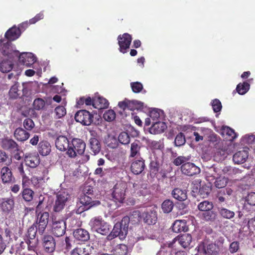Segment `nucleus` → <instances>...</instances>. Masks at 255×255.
<instances>
[{
	"instance_id": "23",
	"label": "nucleus",
	"mask_w": 255,
	"mask_h": 255,
	"mask_svg": "<svg viewBox=\"0 0 255 255\" xmlns=\"http://www.w3.org/2000/svg\"><path fill=\"white\" fill-rule=\"evenodd\" d=\"M141 143L138 140L131 143L129 150V158H136L140 157Z\"/></svg>"
},
{
	"instance_id": "54",
	"label": "nucleus",
	"mask_w": 255,
	"mask_h": 255,
	"mask_svg": "<svg viewBox=\"0 0 255 255\" xmlns=\"http://www.w3.org/2000/svg\"><path fill=\"white\" fill-rule=\"evenodd\" d=\"M245 203L250 206H255V192H252L248 194L245 197Z\"/></svg>"
},
{
	"instance_id": "1",
	"label": "nucleus",
	"mask_w": 255,
	"mask_h": 255,
	"mask_svg": "<svg viewBox=\"0 0 255 255\" xmlns=\"http://www.w3.org/2000/svg\"><path fill=\"white\" fill-rule=\"evenodd\" d=\"M129 223V218L127 216L124 217L121 222L115 224L112 231L107 236V239L112 240L118 237L121 240L125 239L128 234Z\"/></svg>"
},
{
	"instance_id": "40",
	"label": "nucleus",
	"mask_w": 255,
	"mask_h": 255,
	"mask_svg": "<svg viewBox=\"0 0 255 255\" xmlns=\"http://www.w3.org/2000/svg\"><path fill=\"white\" fill-rule=\"evenodd\" d=\"M173 207V202L170 199H166L164 200L161 204V209L164 213H169L171 212Z\"/></svg>"
},
{
	"instance_id": "47",
	"label": "nucleus",
	"mask_w": 255,
	"mask_h": 255,
	"mask_svg": "<svg viewBox=\"0 0 255 255\" xmlns=\"http://www.w3.org/2000/svg\"><path fill=\"white\" fill-rule=\"evenodd\" d=\"M191 156H179L175 158L173 161V164L176 166L182 165L190 160Z\"/></svg>"
},
{
	"instance_id": "27",
	"label": "nucleus",
	"mask_w": 255,
	"mask_h": 255,
	"mask_svg": "<svg viewBox=\"0 0 255 255\" xmlns=\"http://www.w3.org/2000/svg\"><path fill=\"white\" fill-rule=\"evenodd\" d=\"M142 217L144 222L148 225L155 224L157 219L156 212L151 210L144 212Z\"/></svg>"
},
{
	"instance_id": "59",
	"label": "nucleus",
	"mask_w": 255,
	"mask_h": 255,
	"mask_svg": "<svg viewBox=\"0 0 255 255\" xmlns=\"http://www.w3.org/2000/svg\"><path fill=\"white\" fill-rule=\"evenodd\" d=\"M211 103L213 110L215 113H218L221 110L222 106L219 100L215 99L212 101Z\"/></svg>"
},
{
	"instance_id": "13",
	"label": "nucleus",
	"mask_w": 255,
	"mask_h": 255,
	"mask_svg": "<svg viewBox=\"0 0 255 255\" xmlns=\"http://www.w3.org/2000/svg\"><path fill=\"white\" fill-rule=\"evenodd\" d=\"M18 58L19 63L27 67H30L36 61V57L30 52H23L18 56H15Z\"/></svg>"
},
{
	"instance_id": "33",
	"label": "nucleus",
	"mask_w": 255,
	"mask_h": 255,
	"mask_svg": "<svg viewBox=\"0 0 255 255\" xmlns=\"http://www.w3.org/2000/svg\"><path fill=\"white\" fill-rule=\"evenodd\" d=\"M90 149L94 155L98 154L101 150V145L99 140L95 137H91L89 139Z\"/></svg>"
},
{
	"instance_id": "14",
	"label": "nucleus",
	"mask_w": 255,
	"mask_h": 255,
	"mask_svg": "<svg viewBox=\"0 0 255 255\" xmlns=\"http://www.w3.org/2000/svg\"><path fill=\"white\" fill-rule=\"evenodd\" d=\"M178 241V243L184 248H187L192 242V236L189 234L181 235L175 238L171 242L168 244L169 248H173V244Z\"/></svg>"
},
{
	"instance_id": "28",
	"label": "nucleus",
	"mask_w": 255,
	"mask_h": 255,
	"mask_svg": "<svg viewBox=\"0 0 255 255\" xmlns=\"http://www.w3.org/2000/svg\"><path fill=\"white\" fill-rule=\"evenodd\" d=\"M51 146L50 143L46 140L41 141L37 147L38 153L42 156L48 155L51 150Z\"/></svg>"
},
{
	"instance_id": "63",
	"label": "nucleus",
	"mask_w": 255,
	"mask_h": 255,
	"mask_svg": "<svg viewBox=\"0 0 255 255\" xmlns=\"http://www.w3.org/2000/svg\"><path fill=\"white\" fill-rule=\"evenodd\" d=\"M240 248V244L239 242L234 241L232 242L229 247V251L231 253H236Z\"/></svg>"
},
{
	"instance_id": "21",
	"label": "nucleus",
	"mask_w": 255,
	"mask_h": 255,
	"mask_svg": "<svg viewBox=\"0 0 255 255\" xmlns=\"http://www.w3.org/2000/svg\"><path fill=\"white\" fill-rule=\"evenodd\" d=\"M20 35L21 31L19 28L14 25L7 30L4 34V37L8 41H11L17 39Z\"/></svg>"
},
{
	"instance_id": "42",
	"label": "nucleus",
	"mask_w": 255,
	"mask_h": 255,
	"mask_svg": "<svg viewBox=\"0 0 255 255\" xmlns=\"http://www.w3.org/2000/svg\"><path fill=\"white\" fill-rule=\"evenodd\" d=\"M198 208L200 211L205 212L212 210L213 208V205L211 202L204 201L199 204Z\"/></svg>"
},
{
	"instance_id": "32",
	"label": "nucleus",
	"mask_w": 255,
	"mask_h": 255,
	"mask_svg": "<svg viewBox=\"0 0 255 255\" xmlns=\"http://www.w3.org/2000/svg\"><path fill=\"white\" fill-rule=\"evenodd\" d=\"M20 195L25 202H30L33 200L34 192L29 188H22Z\"/></svg>"
},
{
	"instance_id": "10",
	"label": "nucleus",
	"mask_w": 255,
	"mask_h": 255,
	"mask_svg": "<svg viewBox=\"0 0 255 255\" xmlns=\"http://www.w3.org/2000/svg\"><path fill=\"white\" fill-rule=\"evenodd\" d=\"M11 43L9 41H6L4 39L0 40V53L4 56H7L11 58L14 56H18V51H13L10 48Z\"/></svg>"
},
{
	"instance_id": "8",
	"label": "nucleus",
	"mask_w": 255,
	"mask_h": 255,
	"mask_svg": "<svg viewBox=\"0 0 255 255\" xmlns=\"http://www.w3.org/2000/svg\"><path fill=\"white\" fill-rule=\"evenodd\" d=\"M66 225L65 221L63 220H56V219H52V233L57 237L62 236L65 233Z\"/></svg>"
},
{
	"instance_id": "56",
	"label": "nucleus",
	"mask_w": 255,
	"mask_h": 255,
	"mask_svg": "<svg viewBox=\"0 0 255 255\" xmlns=\"http://www.w3.org/2000/svg\"><path fill=\"white\" fill-rule=\"evenodd\" d=\"M23 127L27 130H32L35 127V124L33 120L29 118L25 119L23 123Z\"/></svg>"
},
{
	"instance_id": "31",
	"label": "nucleus",
	"mask_w": 255,
	"mask_h": 255,
	"mask_svg": "<svg viewBox=\"0 0 255 255\" xmlns=\"http://www.w3.org/2000/svg\"><path fill=\"white\" fill-rule=\"evenodd\" d=\"M172 195L174 198L180 201H185L187 198L186 190L179 188H174L172 190Z\"/></svg>"
},
{
	"instance_id": "22",
	"label": "nucleus",
	"mask_w": 255,
	"mask_h": 255,
	"mask_svg": "<svg viewBox=\"0 0 255 255\" xmlns=\"http://www.w3.org/2000/svg\"><path fill=\"white\" fill-rule=\"evenodd\" d=\"M166 128L167 126L164 122H153L152 126L149 128V132L152 134H159L163 132Z\"/></svg>"
},
{
	"instance_id": "19",
	"label": "nucleus",
	"mask_w": 255,
	"mask_h": 255,
	"mask_svg": "<svg viewBox=\"0 0 255 255\" xmlns=\"http://www.w3.org/2000/svg\"><path fill=\"white\" fill-rule=\"evenodd\" d=\"M249 157L247 150H240L236 152L233 156V161L235 164H240L245 163Z\"/></svg>"
},
{
	"instance_id": "2",
	"label": "nucleus",
	"mask_w": 255,
	"mask_h": 255,
	"mask_svg": "<svg viewBox=\"0 0 255 255\" xmlns=\"http://www.w3.org/2000/svg\"><path fill=\"white\" fill-rule=\"evenodd\" d=\"M127 185L126 182L120 181L117 182L112 189V200L116 204L124 202L126 198V192Z\"/></svg>"
},
{
	"instance_id": "34",
	"label": "nucleus",
	"mask_w": 255,
	"mask_h": 255,
	"mask_svg": "<svg viewBox=\"0 0 255 255\" xmlns=\"http://www.w3.org/2000/svg\"><path fill=\"white\" fill-rule=\"evenodd\" d=\"M160 168V163L159 160L155 159L150 161L149 164V172L151 177H154L158 173Z\"/></svg>"
},
{
	"instance_id": "37",
	"label": "nucleus",
	"mask_w": 255,
	"mask_h": 255,
	"mask_svg": "<svg viewBox=\"0 0 255 255\" xmlns=\"http://www.w3.org/2000/svg\"><path fill=\"white\" fill-rule=\"evenodd\" d=\"M250 88V84L248 82H244L243 83H240L237 85L236 91H233V94H236V92L238 93L240 95H244L247 93Z\"/></svg>"
},
{
	"instance_id": "39",
	"label": "nucleus",
	"mask_w": 255,
	"mask_h": 255,
	"mask_svg": "<svg viewBox=\"0 0 255 255\" xmlns=\"http://www.w3.org/2000/svg\"><path fill=\"white\" fill-rule=\"evenodd\" d=\"M202 217L204 220L206 222H214L217 218V214L216 212L212 211V210L203 212L202 214Z\"/></svg>"
},
{
	"instance_id": "18",
	"label": "nucleus",
	"mask_w": 255,
	"mask_h": 255,
	"mask_svg": "<svg viewBox=\"0 0 255 255\" xmlns=\"http://www.w3.org/2000/svg\"><path fill=\"white\" fill-rule=\"evenodd\" d=\"M55 146L61 151H67L70 147V142L68 138L65 135H59L55 141Z\"/></svg>"
},
{
	"instance_id": "45",
	"label": "nucleus",
	"mask_w": 255,
	"mask_h": 255,
	"mask_svg": "<svg viewBox=\"0 0 255 255\" xmlns=\"http://www.w3.org/2000/svg\"><path fill=\"white\" fill-rule=\"evenodd\" d=\"M172 170V168L170 165L165 164L161 165V167L160 168L158 173H160L162 178H165L167 177V174L170 173Z\"/></svg>"
},
{
	"instance_id": "50",
	"label": "nucleus",
	"mask_w": 255,
	"mask_h": 255,
	"mask_svg": "<svg viewBox=\"0 0 255 255\" xmlns=\"http://www.w3.org/2000/svg\"><path fill=\"white\" fill-rule=\"evenodd\" d=\"M119 141L123 144H128L130 142V137L126 132H122L118 136Z\"/></svg>"
},
{
	"instance_id": "26",
	"label": "nucleus",
	"mask_w": 255,
	"mask_h": 255,
	"mask_svg": "<svg viewBox=\"0 0 255 255\" xmlns=\"http://www.w3.org/2000/svg\"><path fill=\"white\" fill-rule=\"evenodd\" d=\"M75 239L79 241L86 242L90 239L89 232L84 229H78L73 232Z\"/></svg>"
},
{
	"instance_id": "35",
	"label": "nucleus",
	"mask_w": 255,
	"mask_h": 255,
	"mask_svg": "<svg viewBox=\"0 0 255 255\" xmlns=\"http://www.w3.org/2000/svg\"><path fill=\"white\" fill-rule=\"evenodd\" d=\"M172 229L175 233L186 232L187 230L186 222L182 220H176L173 223Z\"/></svg>"
},
{
	"instance_id": "43",
	"label": "nucleus",
	"mask_w": 255,
	"mask_h": 255,
	"mask_svg": "<svg viewBox=\"0 0 255 255\" xmlns=\"http://www.w3.org/2000/svg\"><path fill=\"white\" fill-rule=\"evenodd\" d=\"M46 105L45 101L41 98L35 99L33 103L34 110L39 111L43 110Z\"/></svg>"
},
{
	"instance_id": "41",
	"label": "nucleus",
	"mask_w": 255,
	"mask_h": 255,
	"mask_svg": "<svg viewBox=\"0 0 255 255\" xmlns=\"http://www.w3.org/2000/svg\"><path fill=\"white\" fill-rule=\"evenodd\" d=\"M220 215L225 219H230L235 216L234 212L225 208H220L218 209Z\"/></svg>"
},
{
	"instance_id": "64",
	"label": "nucleus",
	"mask_w": 255,
	"mask_h": 255,
	"mask_svg": "<svg viewBox=\"0 0 255 255\" xmlns=\"http://www.w3.org/2000/svg\"><path fill=\"white\" fill-rule=\"evenodd\" d=\"M197 253L204 255L206 254V244L204 242H201L196 248Z\"/></svg>"
},
{
	"instance_id": "62",
	"label": "nucleus",
	"mask_w": 255,
	"mask_h": 255,
	"mask_svg": "<svg viewBox=\"0 0 255 255\" xmlns=\"http://www.w3.org/2000/svg\"><path fill=\"white\" fill-rule=\"evenodd\" d=\"M161 111L157 109H154L150 112L149 116L153 121H155L160 117V113Z\"/></svg>"
},
{
	"instance_id": "49",
	"label": "nucleus",
	"mask_w": 255,
	"mask_h": 255,
	"mask_svg": "<svg viewBox=\"0 0 255 255\" xmlns=\"http://www.w3.org/2000/svg\"><path fill=\"white\" fill-rule=\"evenodd\" d=\"M20 95L19 90L18 89L17 84L13 85L9 90V95L11 99H17Z\"/></svg>"
},
{
	"instance_id": "25",
	"label": "nucleus",
	"mask_w": 255,
	"mask_h": 255,
	"mask_svg": "<svg viewBox=\"0 0 255 255\" xmlns=\"http://www.w3.org/2000/svg\"><path fill=\"white\" fill-rule=\"evenodd\" d=\"M213 170L215 172V174H212V176L214 177H216V176H220L222 174L231 175L233 171V169L231 166H217L213 167L210 169V170Z\"/></svg>"
},
{
	"instance_id": "3",
	"label": "nucleus",
	"mask_w": 255,
	"mask_h": 255,
	"mask_svg": "<svg viewBox=\"0 0 255 255\" xmlns=\"http://www.w3.org/2000/svg\"><path fill=\"white\" fill-rule=\"evenodd\" d=\"M86 148V143L81 139L74 138L70 142L66 154L70 158H75L78 154L82 155Z\"/></svg>"
},
{
	"instance_id": "6",
	"label": "nucleus",
	"mask_w": 255,
	"mask_h": 255,
	"mask_svg": "<svg viewBox=\"0 0 255 255\" xmlns=\"http://www.w3.org/2000/svg\"><path fill=\"white\" fill-rule=\"evenodd\" d=\"M70 197L69 194L65 191H59L56 195V199L53 206L54 212H60L64 208Z\"/></svg>"
},
{
	"instance_id": "57",
	"label": "nucleus",
	"mask_w": 255,
	"mask_h": 255,
	"mask_svg": "<svg viewBox=\"0 0 255 255\" xmlns=\"http://www.w3.org/2000/svg\"><path fill=\"white\" fill-rule=\"evenodd\" d=\"M49 213L47 212H44L41 214L40 217L37 218L36 221L39 223L47 225L49 220Z\"/></svg>"
},
{
	"instance_id": "53",
	"label": "nucleus",
	"mask_w": 255,
	"mask_h": 255,
	"mask_svg": "<svg viewBox=\"0 0 255 255\" xmlns=\"http://www.w3.org/2000/svg\"><path fill=\"white\" fill-rule=\"evenodd\" d=\"M103 118L108 122L114 121L116 118V113L113 110H109L105 112Z\"/></svg>"
},
{
	"instance_id": "60",
	"label": "nucleus",
	"mask_w": 255,
	"mask_h": 255,
	"mask_svg": "<svg viewBox=\"0 0 255 255\" xmlns=\"http://www.w3.org/2000/svg\"><path fill=\"white\" fill-rule=\"evenodd\" d=\"M85 103L87 106L92 105L93 106L94 105V97L91 98L90 97H82L78 101V104H83Z\"/></svg>"
},
{
	"instance_id": "52",
	"label": "nucleus",
	"mask_w": 255,
	"mask_h": 255,
	"mask_svg": "<svg viewBox=\"0 0 255 255\" xmlns=\"http://www.w3.org/2000/svg\"><path fill=\"white\" fill-rule=\"evenodd\" d=\"M186 142L185 136L182 132L179 133L175 137L174 144L176 146H180Z\"/></svg>"
},
{
	"instance_id": "36",
	"label": "nucleus",
	"mask_w": 255,
	"mask_h": 255,
	"mask_svg": "<svg viewBox=\"0 0 255 255\" xmlns=\"http://www.w3.org/2000/svg\"><path fill=\"white\" fill-rule=\"evenodd\" d=\"M111 253L113 255H127L128 253V248L125 244H119L112 249Z\"/></svg>"
},
{
	"instance_id": "38",
	"label": "nucleus",
	"mask_w": 255,
	"mask_h": 255,
	"mask_svg": "<svg viewBox=\"0 0 255 255\" xmlns=\"http://www.w3.org/2000/svg\"><path fill=\"white\" fill-rule=\"evenodd\" d=\"M13 64L10 60H3L0 63V71L2 73H7L11 70Z\"/></svg>"
},
{
	"instance_id": "30",
	"label": "nucleus",
	"mask_w": 255,
	"mask_h": 255,
	"mask_svg": "<svg viewBox=\"0 0 255 255\" xmlns=\"http://www.w3.org/2000/svg\"><path fill=\"white\" fill-rule=\"evenodd\" d=\"M14 137L19 141H25L30 136V134L22 128H16L14 131Z\"/></svg>"
},
{
	"instance_id": "55",
	"label": "nucleus",
	"mask_w": 255,
	"mask_h": 255,
	"mask_svg": "<svg viewBox=\"0 0 255 255\" xmlns=\"http://www.w3.org/2000/svg\"><path fill=\"white\" fill-rule=\"evenodd\" d=\"M217 248L214 244H206V254L216 255L217 254Z\"/></svg>"
},
{
	"instance_id": "20",
	"label": "nucleus",
	"mask_w": 255,
	"mask_h": 255,
	"mask_svg": "<svg viewBox=\"0 0 255 255\" xmlns=\"http://www.w3.org/2000/svg\"><path fill=\"white\" fill-rule=\"evenodd\" d=\"M14 206V201L12 198H2L0 203L1 211L5 214H9Z\"/></svg>"
},
{
	"instance_id": "15",
	"label": "nucleus",
	"mask_w": 255,
	"mask_h": 255,
	"mask_svg": "<svg viewBox=\"0 0 255 255\" xmlns=\"http://www.w3.org/2000/svg\"><path fill=\"white\" fill-rule=\"evenodd\" d=\"M145 167V160L141 157L138 159L133 160L130 165L131 172L135 175L141 174Z\"/></svg>"
},
{
	"instance_id": "29",
	"label": "nucleus",
	"mask_w": 255,
	"mask_h": 255,
	"mask_svg": "<svg viewBox=\"0 0 255 255\" xmlns=\"http://www.w3.org/2000/svg\"><path fill=\"white\" fill-rule=\"evenodd\" d=\"M109 106L108 101L105 98L101 96L94 97L93 107L99 110L107 109Z\"/></svg>"
},
{
	"instance_id": "44",
	"label": "nucleus",
	"mask_w": 255,
	"mask_h": 255,
	"mask_svg": "<svg viewBox=\"0 0 255 255\" xmlns=\"http://www.w3.org/2000/svg\"><path fill=\"white\" fill-rule=\"evenodd\" d=\"M128 109L130 111H133L135 109H138L143 107V103L137 101H129L127 99Z\"/></svg>"
},
{
	"instance_id": "4",
	"label": "nucleus",
	"mask_w": 255,
	"mask_h": 255,
	"mask_svg": "<svg viewBox=\"0 0 255 255\" xmlns=\"http://www.w3.org/2000/svg\"><path fill=\"white\" fill-rule=\"evenodd\" d=\"M89 225L92 231L102 235H107L110 232V226L100 217L92 218L90 221Z\"/></svg>"
},
{
	"instance_id": "9",
	"label": "nucleus",
	"mask_w": 255,
	"mask_h": 255,
	"mask_svg": "<svg viewBox=\"0 0 255 255\" xmlns=\"http://www.w3.org/2000/svg\"><path fill=\"white\" fill-rule=\"evenodd\" d=\"M118 40L120 51L123 53H126L132 41L131 35L128 33L120 34L118 37Z\"/></svg>"
},
{
	"instance_id": "61",
	"label": "nucleus",
	"mask_w": 255,
	"mask_h": 255,
	"mask_svg": "<svg viewBox=\"0 0 255 255\" xmlns=\"http://www.w3.org/2000/svg\"><path fill=\"white\" fill-rule=\"evenodd\" d=\"M26 243L28 246V251L35 252L37 248V240H27Z\"/></svg>"
},
{
	"instance_id": "48",
	"label": "nucleus",
	"mask_w": 255,
	"mask_h": 255,
	"mask_svg": "<svg viewBox=\"0 0 255 255\" xmlns=\"http://www.w3.org/2000/svg\"><path fill=\"white\" fill-rule=\"evenodd\" d=\"M216 176V179L214 182L215 186L218 188H224L228 183V178L223 177L222 178H217Z\"/></svg>"
},
{
	"instance_id": "17",
	"label": "nucleus",
	"mask_w": 255,
	"mask_h": 255,
	"mask_svg": "<svg viewBox=\"0 0 255 255\" xmlns=\"http://www.w3.org/2000/svg\"><path fill=\"white\" fill-rule=\"evenodd\" d=\"M42 241V246L46 252L52 253L55 251L56 242L54 238L51 235H44Z\"/></svg>"
},
{
	"instance_id": "5",
	"label": "nucleus",
	"mask_w": 255,
	"mask_h": 255,
	"mask_svg": "<svg viewBox=\"0 0 255 255\" xmlns=\"http://www.w3.org/2000/svg\"><path fill=\"white\" fill-rule=\"evenodd\" d=\"M95 196H88L86 194H81L79 198V204L81 205L77 209V213L82 212L88 210L91 207L98 205L100 204V201L95 200Z\"/></svg>"
},
{
	"instance_id": "51",
	"label": "nucleus",
	"mask_w": 255,
	"mask_h": 255,
	"mask_svg": "<svg viewBox=\"0 0 255 255\" xmlns=\"http://www.w3.org/2000/svg\"><path fill=\"white\" fill-rule=\"evenodd\" d=\"M54 113L55 114V118L56 119H60L66 115V110L64 107L59 106L55 109Z\"/></svg>"
},
{
	"instance_id": "7",
	"label": "nucleus",
	"mask_w": 255,
	"mask_h": 255,
	"mask_svg": "<svg viewBox=\"0 0 255 255\" xmlns=\"http://www.w3.org/2000/svg\"><path fill=\"white\" fill-rule=\"evenodd\" d=\"M75 119L83 126H90L94 121V115L88 111L81 110L75 114Z\"/></svg>"
},
{
	"instance_id": "24",
	"label": "nucleus",
	"mask_w": 255,
	"mask_h": 255,
	"mask_svg": "<svg viewBox=\"0 0 255 255\" xmlns=\"http://www.w3.org/2000/svg\"><path fill=\"white\" fill-rule=\"evenodd\" d=\"M1 178L3 183H8L14 180L11 170L7 166L2 167L0 170Z\"/></svg>"
},
{
	"instance_id": "46",
	"label": "nucleus",
	"mask_w": 255,
	"mask_h": 255,
	"mask_svg": "<svg viewBox=\"0 0 255 255\" xmlns=\"http://www.w3.org/2000/svg\"><path fill=\"white\" fill-rule=\"evenodd\" d=\"M37 232H38L37 225L33 224L28 229L27 234V240H35Z\"/></svg>"
},
{
	"instance_id": "16",
	"label": "nucleus",
	"mask_w": 255,
	"mask_h": 255,
	"mask_svg": "<svg viewBox=\"0 0 255 255\" xmlns=\"http://www.w3.org/2000/svg\"><path fill=\"white\" fill-rule=\"evenodd\" d=\"M181 170L183 174L189 176L198 174L200 172V168L193 163L188 161L181 165Z\"/></svg>"
},
{
	"instance_id": "12",
	"label": "nucleus",
	"mask_w": 255,
	"mask_h": 255,
	"mask_svg": "<svg viewBox=\"0 0 255 255\" xmlns=\"http://www.w3.org/2000/svg\"><path fill=\"white\" fill-rule=\"evenodd\" d=\"M25 165L30 168H35L40 163V157L37 153H26L24 155Z\"/></svg>"
},
{
	"instance_id": "11",
	"label": "nucleus",
	"mask_w": 255,
	"mask_h": 255,
	"mask_svg": "<svg viewBox=\"0 0 255 255\" xmlns=\"http://www.w3.org/2000/svg\"><path fill=\"white\" fill-rule=\"evenodd\" d=\"M1 146L3 149L11 153H15L19 151V146L17 143L13 139L8 137L1 139Z\"/></svg>"
},
{
	"instance_id": "58",
	"label": "nucleus",
	"mask_w": 255,
	"mask_h": 255,
	"mask_svg": "<svg viewBox=\"0 0 255 255\" xmlns=\"http://www.w3.org/2000/svg\"><path fill=\"white\" fill-rule=\"evenodd\" d=\"M130 86L132 91L135 93H138L143 89L142 84L139 82H131Z\"/></svg>"
}]
</instances>
